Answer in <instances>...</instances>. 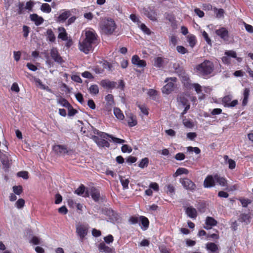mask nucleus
Returning a JSON list of instances; mask_svg holds the SVG:
<instances>
[{
  "label": "nucleus",
  "instance_id": "f257e3e1",
  "mask_svg": "<svg viewBox=\"0 0 253 253\" xmlns=\"http://www.w3.org/2000/svg\"><path fill=\"white\" fill-rule=\"evenodd\" d=\"M99 28L102 34L106 35L113 34L117 28L115 21L110 18H102L99 23Z\"/></svg>",
  "mask_w": 253,
  "mask_h": 253
},
{
  "label": "nucleus",
  "instance_id": "f03ea898",
  "mask_svg": "<svg viewBox=\"0 0 253 253\" xmlns=\"http://www.w3.org/2000/svg\"><path fill=\"white\" fill-rule=\"evenodd\" d=\"M196 73L201 76L210 75L214 70L213 63L209 60H205L201 64L197 65L195 69Z\"/></svg>",
  "mask_w": 253,
  "mask_h": 253
},
{
  "label": "nucleus",
  "instance_id": "7ed1b4c3",
  "mask_svg": "<svg viewBox=\"0 0 253 253\" xmlns=\"http://www.w3.org/2000/svg\"><path fill=\"white\" fill-rule=\"evenodd\" d=\"M176 81L175 77L167 78L165 82L168 83L162 88V92L166 94L170 93L173 89L174 83Z\"/></svg>",
  "mask_w": 253,
  "mask_h": 253
},
{
  "label": "nucleus",
  "instance_id": "20e7f679",
  "mask_svg": "<svg viewBox=\"0 0 253 253\" xmlns=\"http://www.w3.org/2000/svg\"><path fill=\"white\" fill-rule=\"evenodd\" d=\"M83 33L85 35V38L84 40L93 43H95L96 41L97 40V34L95 31L92 29L87 28L85 29Z\"/></svg>",
  "mask_w": 253,
  "mask_h": 253
},
{
  "label": "nucleus",
  "instance_id": "39448f33",
  "mask_svg": "<svg viewBox=\"0 0 253 253\" xmlns=\"http://www.w3.org/2000/svg\"><path fill=\"white\" fill-rule=\"evenodd\" d=\"M94 44V43L84 39L79 42V48L81 51L85 54H88L89 52L92 51Z\"/></svg>",
  "mask_w": 253,
  "mask_h": 253
},
{
  "label": "nucleus",
  "instance_id": "423d86ee",
  "mask_svg": "<svg viewBox=\"0 0 253 253\" xmlns=\"http://www.w3.org/2000/svg\"><path fill=\"white\" fill-rule=\"evenodd\" d=\"M231 57L236 58L239 62H241L242 60L241 58L237 57L235 51L233 50H228L225 52V56L222 57V61L224 64H229L231 62Z\"/></svg>",
  "mask_w": 253,
  "mask_h": 253
},
{
  "label": "nucleus",
  "instance_id": "0eeeda50",
  "mask_svg": "<svg viewBox=\"0 0 253 253\" xmlns=\"http://www.w3.org/2000/svg\"><path fill=\"white\" fill-rule=\"evenodd\" d=\"M143 13L150 20L156 21H157V14L153 7H148L144 8L142 10Z\"/></svg>",
  "mask_w": 253,
  "mask_h": 253
},
{
  "label": "nucleus",
  "instance_id": "6e6552de",
  "mask_svg": "<svg viewBox=\"0 0 253 253\" xmlns=\"http://www.w3.org/2000/svg\"><path fill=\"white\" fill-rule=\"evenodd\" d=\"M180 182L184 188L189 191H194L196 186L190 179L187 178H181Z\"/></svg>",
  "mask_w": 253,
  "mask_h": 253
},
{
  "label": "nucleus",
  "instance_id": "1a4fd4ad",
  "mask_svg": "<svg viewBox=\"0 0 253 253\" xmlns=\"http://www.w3.org/2000/svg\"><path fill=\"white\" fill-rule=\"evenodd\" d=\"M232 96L228 95L224 96L222 99V103L225 107H233L236 106L238 103L237 99L232 100Z\"/></svg>",
  "mask_w": 253,
  "mask_h": 253
},
{
  "label": "nucleus",
  "instance_id": "9d476101",
  "mask_svg": "<svg viewBox=\"0 0 253 253\" xmlns=\"http://www.w3.org/2000/svg\"><path fill=\"white\" fill-rule=\"evenodd\" d=\"M78 235L83 239L87 234L88 227L84 225H78L76 227Z\"/></svg>",
  "mask_w": 253,
  "mask_h": 253
},
{
  "label": "nucleus",
  "instance_id": "9b49d317",
  "mask_svg": "<svg viewBox=\"0 0 253 253\" xmlns=\"http://www.w3.org/2000/svg\"><path fill=\"white\" fill-rule=\"evenodd\" d=\"M50 56L54 61L58 63L61 64L64 62V60L59 55L57 49L56 48H52L50 50Z\"/></svg>",
  "mask_w": 253,
  "mask_h": 253
},
{
  "label": "nucleus",
  "instance_id": "f8f14e48",
  "mask_svg": "<svg viewBox=\"0 0 253 253\" xmlns=\"http://www.w3.org/2000/svg\"><path fill=\"white\" fill-rule=\"evenodd\" d=\"M216 180L215 175L213 176L210 175L206 177L204 181V186L205 188H211L215 185Z\"/></svg>",
  "mask_w": 253,
  "mask_h": 253
},
{
  "label": "nucleus",
  "instance_id": "ddd939ff",
  "mask_svg": "<svg viewBox=\"0 0 253 253\" xmlns=\"http://www.w3.org/2000/svg\"><path fill=\"white\" fill-rule=\"evenodd\" d=\"M216 34L220 37L224 41H227L228 39V31L226 28L220 27L215 31Z\"/></svg>",
  "mask_w": 253,
  "mask_h": 253
},
{
  "label": "nucleus",
  "instance_id": "4468645a",
  "mask_svg": "<svg viewBox=\"0 0 253 253\" xmlns=\"http://www.w3.org/2000/svg\"><path fill=\"white\" fill-rule=\"evenodd\" d=\"M132 63L137 67L144 68L146 66V61L141 60L138 56L133 55L131 58Z\"/></svg>",
  "mask_w": 253,
  "mask_h": 253
},
{
  "label": "nucleus",
  "instance_id": "2eb2a0df",
  "mask_svg": "<svg viewBox=\"0 0 253 253\" xmlns=\"http://www.w3.org/2000/svg\"><path fill=\"white\" fill-rule=\"evenodd\" d=\"M100 85L104 88L107 89H113L116 87L117 83L110 81L109 80H103L100 82Z\"/></svg>",
  "mask_w": 253,
  "mask_h": 253
},
{
  "label": "nucleus",
  "instance_id": "dca6fc26",
  "mask_svg": "<svg viewBox=\"0 0 253 253\" xmlns=\"http://www.w3.org/2000/svg\"><path fill=\"white\" fill-rule=\"evenodd\" d=\"M53 150L58 155H65L68 152L67 148L62 145H57L53 147Z\"/></svg>",
  "mask_w": 253,
  "mask_h": 253
},
{
  "label": "nucleus",
  "instance_id": "f3484780",
  "mask_svg": "<svg viewBox=\"0 0 253 253\" xmlns=\"http://www.w3.org/2000/svg\"><path fill=\"white\" fill-rule=\"evenodd\" d=\"M70 12L69 10L63 9L60 11L59 15L58 16L57 21L58 22H64L70 16Z\"/></svg>",
  "mask_w": 253,
  "mask_h": 253
},
{
  "label": "nucleus",
  "instance_id": "a211bd4d",
  "mask_svg": "<svg viewBox=\"0 0 253 253\" xmlns=\"http://www.w3.org/2000/svg\"><path fill=\"white\" fill-rule=\"evenodd\" d=\"M206 226H204V228L207 230H209L213 226L217 224V222L213 218L211 217H207L206 219Z\"/></svg>",
  "mask_w": 253,
  "mask_h": 253
},
{
  "label": "nucleus",
  "instance_id": "6ab92c4d",
  "mask_svg": "<svg viewBox=\"0 0 253 253\" xmlns=\"http://www.w3.org/2000/svg\"><path fill=\"white\" fill-rule=\"evenodd\" d=\"M185 212L189 217L192 219L196 218L197 215V210L191 206L185 209Z\"/></svg>",
  "mask_w": 253,
  "mask_h": 253
},
{
  "label": "nucleus",
  "instance_id": "aec40b11",
  "mask_svg": "<svg viewBox=\"0 0 253 253\" xmlns=\"http://www.w3.org/2000/svg\"><path fill=\"white\" fill-rule=\"evenodd\" d=\"M98 250L100 252H104L105 253H112L113 249L106 245V244L102 242L100 243L98 246Z\"/></svg>",
  "mask_w": 253,
  "mask_h": 253
},
{
  "label": "nucleus",
  "instance_id": "412c9836",
  "mask_svg": "<svg viewBox=\"0 0 253 253\" xmlns=\"http://www.w3.org/2000/svg\"><path fill=\"white\" fill-rule=\"evenodd\" d=\"M31 20L35 22L37 26L40 25L43 22L42 17L39 16L37 14H33L30 15Z\"/></svg>",
  "mask_w": 253,
  "mask_h": 253
},
{
  "label": "nucleus",
  "instance_id": "4be33fe9",
  "mask_svg": "<svg viewBox=\"0 0 253 253\" xmlns=\"http://www.w3.org/2000/svg\"><path fill=\"white\" fill-rule=\"evenodd\" d=\"M182 82L184 86L187 89H192L193 83H191L189 78L186 75L181 77Z\"/></svg>",
  "mask_w": 253,
  "mask_h": 253
},
{
  "label": "nucleus",
  "instance_id": "5701e85b",
  "mask_svg": "<svg viewBox=\"0 0 253 253\" xmlns=\"http://www.w3.org/2000/svg\"><path fill=\"white\" fill-rule=\"evenodd\" d=\"M239 221L248 224L251 221V216L249 213H242L239 218Z\"/></svg>",
  "mask_w": 253,
  "mask_h": 253
},
{
  "label": "nucleus",
  "instance_id": "b1692460",
  "mask_svg": "<svg viewBox=\"0 0 253 253\" xmlns=\"http://www.w3.org/2000/svg\"><path fill=\"white\" fill-rule=\"evenodd\" d=\"M202 86L200 85L199 84L197 83H193L192 85V89H194L198 94H202V95L199 96L200 99H203L205 97V95L202 92Z\"/></svg>",
  "mask_w": 253,
  "mask_h": 253
},
{
  "label": "nucleus",
  "instance_id": "393cba45",
  "mask_svg": "<svg viewBox=\"0 0 253 253\" xmlns=\"http://www.w3.org/2000/svg\"><path fill=\"white\" fill-rule=\"evenodd\" d=\"M206 249L208 251L212 253H216V252L218 250V246L213 243H208L206 244Z\"/></svg>",
  "mask_w": 253,
  "mask_h": 253
},
{
  "label": "nucleus",
  "instance_id": "a878e982",
  "mask_svg": "<svg viewBox=\"0 0 253 253\" xmlns=\"http://www.w3.org/2000/svg\"><path fill=\"white\" fill-rule=\"evenodd\" d=\"M139 219L142 225L141 229L143 230H146L149 227V221L148 218L143 216H140Z\"/></svg>",
  "mask_w": 253,
  "mask_h": 253
},
{
  "label": "nucleus",
  "instance_id": "bb28decb",
  "mask_svg": "<svg viewBox=\"0 0 253 253\" xmlns=\"http://www.w3.org/2000/svg\"><path fill=\"white\" fill-rule=\"evenodd\" d=\"M223 158L225 163L229 165L228 168L229 169H233L235 168L236 163L233 160L229 159L227 155L224 156Z\"/></svg>",
  "mask_w": 253,
  "mask_h": 253
},
{
  "label": "nucleus",
  "instance_id": "cd10ccee",
  "mask_svg": "<svg viewBox=\"0 0 253 253\" xmlns=\"http://www.w3.org/2000/svg\"><path fill=\"white\" fill-rule=\"evenodd\" d=\"M215 178L216 182L221 186L225 187L227 186V180L225 178L221 177L217 174H215Z\"/></svg>",
  "mask_w": 253,
  "mask_h": 253
},
{
  "label": "nucleus",
  "instance_id": "c85d7f7f",
  "mask_svg": "<svg viewBox=\"0 0 253 253\" xmlns=\"http://www.w3.org/2000/svg\"><path fill=\"white\" fill-rule=\"evenodd\" d=\"M59 35L58 38L62 39L63 41H66L67 40V34L65 29L63 27L58 28Z\"/></svg>",
  "mask_w": 253,
  "mask_h": 253
},
{
  "label": "nucleus",
  "instance_id": "c756f323",
  "mask_svg": "<svg viewBox=\"0 0 253 253\" xmlns=\"http://www.w3.org/2000/svg\"><path fill=\"white\" fill-rule=\"evenodd\" d=\"M57 102L61 106L67 108L68 107H70V105H71L66 99L62 97H59L57 99Z\"/></svg>",
  "mask_w": 253,
  "mask_h": 253
},
{
  "label": "nucleus",
  "instance_id": "7c9ffc66",
  "mask_svg": "<svg viewBox=\"0 0 253 253\" xmlns=\"http://www.w3.org/2000/svg\"><path fill=\"white\" fill-rule=\"evenodd\" d=\"M127 123L129 126L132 127L137 124L136 117L132 114H130L128 117Z\"/></svg>",
  "mask_w": 253,
  "mask_h": 253
},
{
  "label": "nucleus",
  "instance_id": "2f4dec72",
  "mask_svg": "<svg viewBox=\"0 0 253 253\" xmlns=\"http://www.w3.org/2000/svg\"><path fill=\"white\" fill-rule=\"evenodd\" d=\"M114 114L116 117L120 120H123L125 118L122 111L119 108H114Z\"/></svg>",
  "mask_w": 253,
  "mask_h": 253
},
{
  "label": "nucleus",
  "instance_id": "473e14b6",
  "mask_svg": "<svg viewBox=\"0 0 253 253\" xmlns=\"http://www.w3.org/2000/svg\"><path fill=\"white\" fill-rule=\"evenodd\" d=\"M90 192L92 199L95 201H98L100 197V193L99 191L95 188H91L90 190Z\"/></svg>",
  "mask_w": 253,
  "mask_h": 253
},
{
  "label": "nucleus",
  "instance_id": "72a5a7b5",
  "mask_svg": "<svg viewBox=\"0 0 253 253\" xmlns=\"http://www.w3.org/2000/svg\"><path fill=\"white\" fill-rule=\"evenodd\" d=\"M250 89L248 88H246L244 90L243 96L244 98L242 102V104L243 106H245L247 105L248 98L249 96Z\"/></svg>",
  "mask_w": 253,
  "mask_h": 253
},
{
  "label": "nucleus",
  "instance_id": "f704fd0d",
  "mask_svg": "<svg viewBox=\"0 0 253 253\" xmlns=\"http://www.w3.org/2000/svg\"><path fill=\"white\" fill-rule=\"evenodd\" d=\"M188 172L189 171L188 169H186L183 168H179L176 170V172L173 174V176L174 177H177L182 174H187L188 173Z\"/></svg>",
  "mask_w": 253,
  "mask_h": 253
},
{
  "label": "nucleus",
  "instance_id": "c9c22d12",
  "mask_svg": "<svg viewBox=\"0 0 253 253\" xmlns=\"http://www.w3.org/2000/svg\"><path fill=\"white\" fill-rule=\"evenodd\" d=\"M147 94L151 99L153 100L157 99L158 96V92L156 90L153 89H150L148 90Z\"/></svg>",
  "mask_w": 253,
  "mask_h": 253
},
{
  "label": "nucleus",
  "instance_id": "e433bc0d",
  "mask_svg": "<svg viewBox=\"0 0 253 253\" xmlns=\"http://www.w3.org/2000/svg\"><path fill=\"white\" fill-rule=\"evenodd\" d=\"M187 41L189 45L191 47H193L196 43V39L195 36L194 35H189L187 37Z\"/></svg>",
  "mask_w": 253,
  "mask_h": 253
},
{
  "label": "nucleus",
  "instance_id": "4c0bfd02",
  "mask_svg": "<svg viewBox=\"0 0 253 253\" xmlns=\"http://www.w3.org/2000/svg\"><path fill=\"white\" fill-rule=\"evenodd\" d=\"M17 7H18L17 9V12L18 14H22L24 13V11L26 10L25 9V6L24 2H19L17 5Z\"/></svg>",
  "mask_w": 253,
  "mask_h": 253
},
{
  "label": "nucleus",
  "instance_id": "58836bf2",
  "mask_svg": "<svg viewBox=\"0 0 253 253\" xmlns=\"http://www.w3.org/2000/svg\"><path fill=\"white\" fill-rule=\"evenodd\" d=\"M120 180L124 189H126L128 188L129 181L128 179L125 178L122 176H120Z\"/></svg>",
  "mask_w": 253,
  "mask_h": 253
},
{
  "label": "nucleus",
  "instance_id": "ea45409f",
  "mask_svg": "<svg viewBox=\"0 0 253 253\" xmlns=\"http://www.w3.org/2000/svg\"><path fill=\"white\" fill-rule=\"evenodd\" d=\"M138 27L143 31V32L147 35H150L151 34V30L143 23H141Z\"/></svg>",
  "mask_w": 253,
  "mask_h": 253
},
{
  "label": "nucleus",
  "instance_id": "a19ab883",
  "mask_svg": "<svg viewBox=\"0 0 253 253\" xmlns=\"http://www.w3.org/2000/svg\"><path fill=\"white\" fill-rule=\"evenodd\" d=\"M41 10L43 12L49 13L51 11V8L48 3H42L41 6Z\"/></svg>",
  "mask_w": 253,
  "mask_h": 253
},
{
  "label": "nucleus",
  "instance_id": "79ce46f5",
  "mask_svg": "<svg viewBox=\"0 0 253 253\" xmlns=\"http://www.w3.org/2000/svg\"><path fill=\"white\" fill-rule=\"evenodd\" d=\"M89 91L92 94L96 95L99 92V88L97 85H91L89 88Z\"/></svg>",
  "mask_w": 253,
  "mask_h": 253
},
{
  "label": "nucleus",
  "instance_id": "37998d69",
  "mask_svg": "<svg viewBox=\"0 0 253 253\" xmlns=\"http://www.w3.org/2000/svg\"><path fill=\"white\" fill-rule=\"evenodd\" d=\"M47 39L51 42H53L55 40V37L51 29H48L46 31Z\"/></svg>",
  "mask_w": 253,
  "mask_h": 253
},
{
  "label": "nucleus",
  "instance_id": "c03bdc74",
  "mask_svg": "<svg viewBox=\"0 0 253 253\" xmlns=\"http://www.w3.org/2000/svg\"><path fill=\"white\" fill-rule=\"evenodd\" d=\"M105 100L107 102V105L112 106L114 103L113 96L112 94H108L105 97Z\"/></svg>",
  "mask_w": 253,
  "mask_h": 253
},
{
  "label": "nucleus",
  "instance_id": "a18cd8bd",
  "mask_svg": "<svg viewBox=\"0 0 253 253\" xmlns=\"http://www.w3.org/2000/svg\"><path fill=\"white\" fill-rule=\"evenodd\" d=\"M148 159L147 158H144L141 160L140 162L138 164V166L141 169H144L148 166Z\"/></svg>",
  "mask_w": 253,
  "mask_h": 253
},
{
  "label": "nucleus",
  "instance_id": "49530a36",
  "mask_svg": "<svg viewBox=\"0 0 253 253\" xmlns=\"http://www.w3.org/2000/svg\"><path fill=\"white\" fill-rule=\"evenodd\" d=\"M163 60L161 57H157L155 59L154 65V66L160 68L162 66Z\"/></svg>",
  "mask_w": 253,
  "mask_h": 253
},
{
  "label": "nucleus",
  "instance_id": "de8ad7c7",
  "mask_svg": "<svg viewBox=\"0 0 253 253\" xmlns=\"http://www.w3.org/2000/svg\"><path fill=\"white\" fill-rule=\"evenodd\" d=\"M213 11L216 14V17L219 18L223 16L224 10L223 9H217L215 7L213 8Z\"/></svg>",
  "mask_w": 253,
  "mask_h": 253
},
{
  "label": "nucleus",
  "instance_id": "09e8293b",
  "mask_svg": "<svg viewBox=\"0 0 253 253\" xmlns=\"http://www.w3.org/2000/svg\"><path fill=\"white\" fill-rule=\"evenodd\" d=\"M30 243L35 245H40L41 244V239L36 236H33L30 239Z\"/></svg>",
  "mask_w": 253,
  "mask_h": 253
},
{
  "label": "nucleus",
  "instance_id": "8fccbe9b",
  "mask_svg": "<svg viewBox=\"0 0 253 253\" xmlns=\"http://www.w3.org/2000/svg\"><path fill=\"white\" fill-rule=\"evenodd\" d=\"M129 18L133 22L136 23L138 26H139L141 24V22L139 20V18L134 14H131L129 16Z\"/></svg>",
  "mask_w": 253,
  "mask_h": 253
},
{
  "label": "nucleus",
  "instance_id": "3c124183",
  "mask_svg": "<svg viewBox=\"0 0 253 253\" xmlns=\"http://www.w3.org/2000/svg\"><path fill=\"white\" fill-rule=\"evenodd\" d=\"M35 2L32 0H30L26 2L25 4V9L29 11H32V8L34 6Z\"/></svg>",
  "mask_w": 253,
  "mask_h": 253
},
{
  "label": "nucleus",
  "instance_id": "603ef678",
  "mask_svg": "<svg viewBox=\"0 0 253 253\" xmlns=\"http://www.w3.org/2000/svg\"><path fill=\"white\" fill-rule=\"evenodd\" d=\"M85 190V187L81 185L77 189L75 190V193L78 195H83Z\"/></svg>",
  "mask_w": 253,
  "mask_h": 253
},
{
  "label": "nucleus",
  "instance_id": "864d4df0",
  "mask_svg": "<svg viewBox=\"0 0 253 253\" xmlns=\"http://www.w3.org/2000/svg\"><path fill=\"white\" fill-rule=\"evenodd\" d=\"M98 146L101 147H109V144L104 139L100 138L98 143L97 144Z\"/></svg>",
  "mask_w": 253,
  "mask_h": 253
},
{
  "label": "nucleus",
  "instance_id": "5fc2aeb1",
  "mask_svg": "<svg viewBox=\"0 0 253 253\" xmlns=\"http://www.w3.org/2000/svg\"><path fill=\"white\" fill-rule=\"evenodd\" d=\"M186 148L188 152L194 151L196 154H199L201 153V150L198 147H193L191 146H189Z\"/></svg>",
  "mask_w": 253,
  "mask_h": 253
},
{
  "label": "nucleus",
  "instance_id": "6e6d98bb",
  "mask_svg": "<svg viewBox=\"0 0 253 253\" xmlns=\"http://www.w3.org/2000/svg\"><path fill=\"white\" fill-rule=\"evenodd\" d=\"M91 69L96 74H100L103 73L104 70L98 66H94L91 67Z\"/></svg>",
  "mask_w": 253,
  "mask_h": 253
},
{
  "label": "nucleus",
  "instance_id": "4d7b16f0",
  "mask_svg": "<svg viewBox=\"0 0 253 253\" xmlns=\"http://www.w3.org/2000/svg\"><path fill=\"white\" fill-rule=\"evenodd\" d=\"M24 204L25 201L22 199H20L15 203V206L18 209H21L24 207Z\"/></svg>",
  "mask_w": 253,
  "mask_h": 253
},
{
  "label": "nucleus",
  "instance_id": "13d9d810",
  "mask_svg": "<svg viewBox=\"0 0 253 253\" xmlns=\"http://www.w3.org/2000/svg\"><path fill=\"white\" fill-rule=\"evenodd\" d=\"M67 109L68 110L69 116H73L77 113V111L74 109L71 105H70V107H68Z\"/></svg>",
  "mask_w": 253,
  "mask_h": 253
},
{
  "label": "nucleus",
  "instance_id": "bf43d9fd",
  "mask_svg": "<svg viewBox=\"0 0 253 253\" xmlns=\"http://www.w3.org/2000/svg\"><path fill=\"white\" fill-rule=\"evenodd\" d=\"M13 191L16 195H20L22 191V188L21 186H14L13 187Z\"/></svg>",
  "mask_w": 253,
  "mask_h": 253
},
{
  "label": "nucleus",
  "instance_id": "052dcab7",
  "mask_svg": "<svg viewBox=\"0 0 253 253\" xmlns=\"http://www.w3.org/2000/svg\"><path fill=\"white\" fill-rule=\"evenodd\" d=\"M122 151L123 153H130L132 151L131 147H129L127 145H123L121 148Z\"/></svg>",
  "mask_w": 253,
  "mask_h": 253
},
{
  "label": "nucleus",
  "instance_id": "680f3d73",
  "mask_svg": "<svg viewBox=\"0 0 253 253\" xmlns=\"http://www.w3.org/2000/svg\"><path fill=\"white\" fill-rule=\"evenodd\" d=\"M1 162L3 166L5 168H7L8 167V166H9L8 160L6 156H4L3 157H1Z\"/></svg>",
  "mask_w": 253,
  "mask_h": 253
},
{
  "label": "nucleus",
  "instance_id": "e2e57ef3",
  "mask_svg": "<svg viewBox=\"0 0 253 253\" xmlns=\"http://www.w3.org/2000/svg\"><path fill=\"white\" fill-rule=\"evenodd\" d=\"M17 175L19 177L23 178L24 179H27L28 178V173L27 171H23L18 172Z\"/></svg>",
  "mask_w": 253,
  "mask_h": 253
},
{
  "label": "nucleus",
  "instance_id": "0e129e2a",
  "mask_svg": "<svg viewBox=\"0 0 253 253\" xmlns=\"http://www.w3.org/2000/svg\"><path fill=\"white\" fill-rule=\"evenodd\" d=\"M104 240L107 244L112 243L114 241V238L112 235H109L104 238Z\"/></svg>",
  "mask_w": 253,
  "mask_h": 253
},
{
  "label": "nucleus",
  "instance_id": "69168bd1",
  "mask_svg": "<svg viewBox=\"0 0 253 253\" xmlns=\"http://www.w3.org/2000/svg\"><path fill=\"white\" fill-rule=\"evenodd\" d=\"M82 76L84 78L86 79H93V76L92 74L88 71H85L82 73Z\"/></svg>",
  "mask_w": 253,
  "mask_h": 253
},
{
  "label": "nucleus",
  "instance_id": "338daca9",
  "mask_svg": "<svg viewBox=\"0 0 253 253\" xmlns=\"http://www.w3.org/2000/svg\"><path fill=\"white\" fill-rule=\"evenodd\" d=\"M176 50L178 52L181 54H185L187 52V49L183 46L179 45L176 47Z\"/></svg>",
  "mask_w": 253,
  "mask_h": 253
},
{
  "label": "nucleus",
  "instance_id": "774afa93",
  "mask_svg": "<svg viewBox=\"0 0 253 253\" xmlns=\"http://www.w3.org/2000/svg\"><path fill=\"white\" fill-rule=\"evenodd\" d=\"M185 158V155L182 153H178L175 156V159L177 161L183 160Z\"/></svg>",
  "mask_w": 253,
  "mask_h": 253
}]
</instances>
